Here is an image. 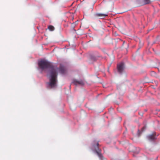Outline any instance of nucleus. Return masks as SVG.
<instances>
[{
  "instance_id": "nucleus-1",
  "label": "nucleus",
  "mask_w": 160,
  "mask_h": 160,
  "mask_svg": "<svg viewBox=\"0 0 160 160\" xmlns=\"http://www.w3.org/2000/svg\"><path fill=\"white\" fill-rule=\"evenodd\" d=\"M38 64L39 68L42 70L49 68H51L50 72V82L49 85L52 88L55 87L56 86V78L57 77V71L58 69L53 67L49 62L44 60L39 61Z\"/></svg>"
},
{
  "instance_id": "nucleus-2",
  "label": "nucleus",
  "mask_w": 160,
  "mask_h": 160,
  "mask_svg": "<svg viewBox=\"0 0 160 160\" xmlns=\"http://www.w3.org/2000/svg\"><path fill=\"white\" fill-rule=\"evenodd\" d=\"M124 69V64L123 63H121L117 65V69L118 72L121 73Z\"/></svg>"
},
{
  "instance_id": "nucleus-3",
  "label": "nucleus",
  "mask_w": 160,
  "mask_h": 160,
  "mask_svg": "<svg viewBox=\"0 0 160 160\" xmlns=\"http://www.w3.org/2000/svg\"><path fill=\"white\" fill-rule=\"evenodd\" d=\"M107 14H103L101 13H97L94 14V16L95 17H98L100 18H102L103 17H105L108 16Z\"/></svg>"
},
{
  "instance_id": "nucleus-4",
  "label": "nucleus",
  "mask_w": 160,
  "mask_h": 160,
  "mask_svg": "<svg viewBox=\"0 0 160 160\" xmlns=\"http://www.w3.org/2000/svg\"><path fill=\"white\" fill-rule=\"evenodd\" d=\"M73 83L75 85H83L84 84V82L82 80L77 81L75 80L74 81Z\"/></svg>"
},
{
  "instance_id": "nucleus-5",
  "label": "nucleus",
  "mask_w": 160,
  "mask_h": 160,
  "mask_svg": "<svg viewBox=\"0 0 160 160\" xmlns=\"http://www.w3.org/2000/svg\"><path fill=\"white\" fill-rule=\"evenodd\" d=\"M155 133H154L150 135L147 136L148 139L151 141L154 140L156 139Z\"/></svg>"
},
{
  "instance_id": "nucleus-6",
  "label": "nucleus",
  "mask_w": 160,
  "mask_h": 160,
  "mask_svg": "<svg viewBox=\"0 0 160 160\" xmlns=\"http://www.w3.org/2000/svg\"><path fill=\"white\" fill-rule=\"evenodd\" d=\"M98 145H99V144H98V143H97V147L95 149V150H96V152L97 153L98 156V157L100 158H102V154L100 153V151L99 150L98 148Z\"/></svg>"
},
{
  "instance_id": "nucleus-7",
  "label": "nucleus",
  "mask_w": 160,
  "mask_h": 160,
  "mask_svg": "<svg viewBox=\"0 0 160 160\" xmlns=\"http://www.w3.org/2000/svg\"><path fill=\"white\" fill-rule=\"evenodd\" d=\"M58 70L59 72L62 74H64L66 71L65 68L62 66H60V67L58 69Z\"/></svg>"
},
{
  "instance_id": "nucleus-8",
  "label": "nucleus",
  "mask_w": 160,
  "mask_h": 160,
  "mask_svg": "<svg viewBox=\"0 0 160 160\" xmlns=\"http://www.w3.org/2000/svg\"><path fill=\"white\" fill-rule=\"evenodd\" d=\"M136 3L139 6L144 5L143 0H136Z\"/></svg>"
},
{
  "instance_id": "nucleus-9",
  "label": "nucleus",
  "mask_w": 160,
  "mask_h": 160,
  "mask_svg": "<svg viewBox=\"0 0 160 160\" xmlns=\"http://www.w3.org/2000/svg\"><path fill=\"white\" fill-rule=\"evenodd\" d=\"M48 29L51 31H52L54 30V27L52 25L49 26L48 27Z\"/></svg>"
},
{
  "instance_id": "nucleus-10",
  "label": "nucleus",
  "mask_w": 160,
  "mask_h": 160,
  "mask_svg": "<svg viewBox=\"0 0 160 160\" xmlns=\"http://www.w3.org/2000/svg\"><path fill=\"white\" fill-rule=\"evenodd\" d=\"M143 1L144 5L149 3L150 2L149 0H143Z\"/></svg>"
},
{
  "instance_id": "nucleus-11",
  "label": "nucleus",
  "mask_w": 160,
  "mask_h": 160,
  "mask_svg": "<svg viewBox=\"0 0 160 160\" xmlns=\"http://www.w3.org/2000/svg\"><path fill=\"white\" fill-rule=\"evenodd\" d=\"M151 74L152 75L154 76L156 75V73L155 72L152 71L151 72Z\"/></svg>"
},
{
  "instance_id": "nucleus-12",
  "label": "nucleus",
  "mask_w": 160,
  "mask_h": 160,
  "mask_svg": "<svg viewBox=\"0 0 160 160\" xmlns=\"http://www.w3.org/2000/svg\"><path fill=\"white\" fill-rule=\"evenodd\" d=\"M91 59H92V60L94 61H95L96 60H97L96 58L95 57H92L91 58Z\"/></svg>"
},
{
  "instance_id": "nucleus-13",
  "label": "nucleus",
  "mask_w": 160,
  "mask_h": 160,
  "mask_svg": "<svg viewBox=\"0 0 160 160\" xmlns=\"http://www.w3.org/2000/svg\"><path fill=\"white\" fill-rule=\"evenodd\" d=\"M145 128H146V127H143L142 128V130H144V129H145Z\"/></svg>"
}]
</instances>
